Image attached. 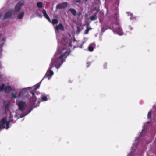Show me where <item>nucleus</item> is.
Here are the masks:
<instances>
[{
    "mask_svg": "<svg viewBox=\"0 0 156 156\" xmlns=\"http://www.w3.org/2000/svg\"><path fill=\"white\" fill-rule=\"evenodd\" d=\"M114 18L116 20H117V16L116 13L115 14V15L114 16Z\"/></svg>",
    "mask_w": 156,
    "mask_h": 156,
    "instance_id": "28",
    "label": "nucleus"
},
{
    "mask_svg": "<svg viewBox=\"0 0 156 156\" xmlns=\"http://www.w3.org/2000/svg\"><path fill=\"white\" fill-rule=\"evenodd\" d=\"M69 11L70 13L73 16H75L76 15V10L73 8H70L69 9Z\"/></svg>",
    "mask_w": 156,
    "mask_h": 156,
    "instance_id": "13",
    "label": "nucleus"
},
{
    "mask_svg": "<svg viewBox=\"0 0 156 156\" xmlns=\"http://www.w3.org/2000/svg\"><path fill=\"white\" fill-rule=\"evenodd\" d=\"M2 77V75L0 74V78H1Z\"/></svg>",
    "mask_w": 156,
    "mask_h": 156,
    "instance_id": "32",
    "label": "nucleus"
},
{
    "mask_svg": "<svg viewBox=\"0 0 156 156\" xmlns=\"http://www.w3.org/2000/svg\"><path fill=\"white\" fill-rule=\"evenodd\" d=\"M25 94V93L24 91H20L18 96V98H19L21 97H23Z\"/></svg>",
    "mask_w": 156,
    "mask_h": 156,
    "instance_id": "16",
    "label": "nucleus"
},
{
    "mask_svg": "<svg viewBox=\"0 0 156 156\" xmlns=\"http://www.w3.org/2000/svg\"><path fill=\"white\" fill-rule=\"evenodd\" d=\"M98 12H97L94 16H92L90 18V19L91 21H94L95 20H96L97 19V14Z\"/></svg>",
    "mask_w": 156,
    "mask_h": 156,
    "instance_id": "14",
    "label": "nucleus"
},
{
    "mask_svg": "<svg viewBox=\"0 0 156 156\" xmlns=\"http://www.w3.org/2000/svg\"><path fill=\"white\" fill-rule=\"evenodd\" d=\"M12 122V121L11 120H9L8 121H6V123H5L6 124V129H7L9 128V122Z\"/></svg>",
    "mask_w": 156,
    "mask_h": 156,
    "instance_id": "21",
    "label": "nucleus"
},
{
    "mask_svg": "<svg viewBox=\"0 0 156 156\" xmlns=\"http://www.w3.org/2000/svg\"><path fill=\"white\" fill-rule=\"evenodd\" d=\"M16 103L18 107L19 110L21 112L23 111L26 107V103L23 101H16Z\"/></svg>",
    "mask_w": 156,
    "mask_h": 156,
    "instance_id": "3",
    "label": "nucleus"
},
{
    "mask_svg": "<svg viewBox=\"0 0 156 156\" xmlns=\"http://www.w3.org/2000/svg\"><path fill=\"white\" fill-rule=\"evenodd\" d=\"M115 32L116 33H117V30H115Z\"/></svg>",
    "mask_w": 156,
    "mask_h": 156,
    "instance_id": "33",
    "label": "nucleus"
},
{
    "mask_svg": "<svg viewBox=\"0 0 156 156\" xmlns=\"http://www.w3.org/2000/svg\"><path fill=\"white\" fill-rule=\"evenodd\" d=\"M81 0H76L75 1V2H78V3H80L81 2Z\"/></svg>",
    "mask_w": 156,
    "mask_h": 156,
    "instance_id": "29",
    "label": "nucleus"
},
{
    "mask_svg": "<svg viewBox=\"0 0 156 156\" xmlns=\"http://www.w3.org/2000/svg\"><path fill=\"white\" fill-rule=\"evenodd\" d=\"M51 23L53 25H55L58 23V21L57 19H54L52 20Z\"/></svg>",
    "mask_w": 156,
    "mask_h": 156,
    "instance_id": "18",
    "label": "nucleus"
},
{
    "mask_svg": "<svg viewBox=\"0 0 156 156\" xmlns=\"http://www.w3.org/2000/svg\"><path fill=\"white\" fill-rule=\"evenodd\" d=\"M5 87L4 84H2L0 85V91H2L3 90H4V89Z\"/></svg>",
    "mask_w": 156,
    "mask_h": 156,
    "instance_id": "20",
    "label": "nucleus"
},
{
    "mask_svg": "<svg viewBox=\"0 0 156 156\" xmlns=\"http://www.w3.org/2000/svg\"><path fill=\"white\" fill-rule=\"evenodd\" d=\"M40 85V83H38L34 86L33 87V90L31 92V93L32 94V97L30 98V99L29 105L32 109L36 106V105H35V102L36 101L37 98L35 96L34 94L36 90L39 87Z\"/></svg>",
    "mask_w": 156,
    "mask_h": 156,
    "instance_id": "2",
    "label": "nucleus"
},
{
    "mask_svg": "<svg viewBox=\"0 0 156 156\" xmlns=\"http://www.w3.org/2000/svg\"><path fill=\"white\" fill-rule=\"evenodd\" d=\"M24 3V1L21 0L16 5L15 7V11L16 12H19L21 8V6Z\"/></svg>",
    "mask_w": 156,
    "mask_h": 156,
    "instance_id": "4",
    "label": "nucleus"
},
{
    "mask_svg": "<svg viewBox=\"0 0 156 156\" xmlns=\"http://www.w3.org/2000/svg\"><path fill=\"white\" fill-rule=\"evenodd\" d=\"M70 52L66 51L64 53L61 54V55L58 58L56 59H53L51 61L49 65V68L47 71H48L49 75L51 76L53 75V71L51 70V69L53 67H55L57 69H58L60 67L61 65L65 61L64 58L67 57L69 54Z\"/></svg>",
    "mask_w": 156,
    "mask_h": 156,
    "instance_id": "1",
    "label": "nucleus"
},
{
    "mask_svg": "<svg viewBox=\"0 0 156 156\" xmlns=\"http://www.w3.org/2000/svg\"><path fill=\"white\" fill-rule=\"evenodd\" d=\"M6 122V119L5 118H3L0 121V130L4 129L5 126V124Z\"/></svg>",
    "mask_w": 156,
    "mask_h": 156,
    "instance_id": "7",
    "label": "nucleus"
},
{
    "mask_svg": "<svg viewBox=\"0 0 156 156\" xmlns=\"http://www.w3.org/2000/svg\"><path fill=\"white\" fill-rule=\"evenodd\" d=\"M42 12L44 16L48 20L49 22H51V20L46 13V11L45 9H43L42 11Z\"/></svg>",
    "mask_w": 156,
    "mask_h": 156,
    "instance_id": "10",
    "label": "nucleus"
},
{
    "mask_svg": "<svg viewBox=\"0 0 156 156\" xmlns=\"http://www.w3.org/2000/svg\"><path fill=\"white\" fill-rule=\"evenodd\" d=\"M151 112H149L148 114V117L150 118L151 116Z\"/></svg>",
    "mask_w": 156,
    "mask_h": 156,
    "instance_id": "26",
    "label": "nucleus"
},
{
    "mask_svg": "<svg viewBox=\"0 0 156 156\" xmlns=\"http://www.w3.org/2000/svg\"><path fill=\"white\" fill-rule=\"evenodd\" d=\"M67 6V2H63L58 4L56 6L57 9H64L66 8Z\"/></svg>",
    "mask_w": 156,
    "mask_h": 156,
    "instance_id": "6",
    "label": "nucleus"
},
{
    "mask_svg": "<svg viewBox=\"0 0 156 156\" xmlns=\"http://www.w3.org/2000/svg\"><path fill=\"white\" fill-rule=\"evenodd\" d=\"M11 94H12V98H18V96H16V93L14 94L12 92L11 93Z\"/></svg>",
    "mask_w": 156,
    "mask_h": 156,
    "instance_id": "24",
    "label": "nucleus"
},
{
    "mask_svg": "<svg viewBox=\"0 0 156 156\" xmlns=\"http://www.w3.org/2000/svg\"><path fill=\"white\" fill-rule=\"evenodd\" d=\"M51 77V76L49 75L48 71H47L44 77L43 78L42 80L39 83L40 84L41 83V82L42 81V80L44 78H48V79H49L50 77Z\"/></svg>",
    "mask_w": 156,
    "mask_h": 156,
    "instance_id": "12",
    "label": "nucleus"
},
{
    "mask_svg": "<svg viewBox=\"0 0 156 156\" xmlns=\"http://www.w3.org/2000/svg\"><path fill=\"white\" fill-rule=\"evenodd\" d=\"M12 14V11L11 10H9L5 14L4 16V18L6 19L10 17L11 16Z\"/></svg>",
    "mask_w": 156,
    "mask_h": 156,
    "instance_id": "8",
    "label": "nucleus"
},
{
    "mask_svg": "<svg viewBox=\"0 0 156 156\" xmlns=\"http://www.w3.org/2000/svg\"><path fill=\"white\" fill-rule=\"evenodd\" d=\"M43 4L41 2H39L37 3V6L39 8H41L42 7Z\"/></svg>",
    "mask_w": 156,
    "mask_h": 156,
    "instance_id": "19",
    "label": "nucleus"
},
{
    "mask_svg": "<svg viewBox=\"0 0 156 156\" xmlns=\"http://www.w3.org/2000/svg\"><path fill=\"white\" fill-rule=\"evenodd\" d=\"M12 90V88L11 87L9 86H6L4 89V91L7 93H9Z\"/></svg>",
    "mask_w": 156,
    "mask_h": 156,
    "instance_id": "11",
    "label": "nucleus"
},
{
    "mask_svg": "<svg viewBox=\"0 0 156 156\" xmlns=\"http://www.w3.org/2000/svg\"><path fill=\"white\" fill-rule=\"evenodd\" d=\"M48 100L46 96H43L42 98V100L43 101H45Z\"/></svg>",
    "mask_w": 156,
    "mask_h": 156,
    "instance_id": "22",
    "label": "nucleus"
},
{
    "mask_svg": "<svg viewBox=\"0 0 156 156\" xmlns=\"http://www.w3.org/2000/svg\"><path fill=\"white\" fill-rule=\"evenodd\" d=\"M77 30L79 32L80 31V28L79 27H77Z\"/></svg>",
    "mask_w": 156,
    "mask_h": 156,
    "instance_id": "31",
    "label": "nucleus"
},
{
    "mask_svg": "<svg viewBox=\"0 0 156 156\" xmlns=\"http://www.w3.org/2000/svg\"><path fill=\"white\" fill-rule=\"evenodd\" d=\"M24 15V13L23 12H21L17 16V18L19 19H22Z\"/></svg>",
    "mask_w": 156,
    "mask_h": 156,
    "instance_id": "15",
    "label": "nucleus"
},
{
    "mask_svg": "<svg viewBox=\"0 0 156 156\" xmlns=\"http://www.w3.org/2000/svg\"><path fill=\"white\" fill-rule=\"evenodd\" d=\"M4 42L0 44V51H1V48L4 45Z\"/></svg>",
    "mask_w": 156,
    "mask_h": 156,
    "instance_id": "25",
    "label": "nucleus"
},
{
    "mask_svg": "<svg viewBox=\"0 0 156 156\" xmlns=\"http://www.w3.org/2000/svg\"><path fill=\"white\" fill-rule=\"evenodd\" d=\"M88 50L90 51H92L94 50V48L91 46H90L88 47Z\"/></svg>",
    "mask_w": 156,
    "mask_h": 156,
    "instance_id": "23",
    "label": "nucleus"
},
{
    "mask_svg": "<svg viewBox=\"0 0 156 156\" xmlns=\"http://www.w3.org/2000/svg\"><path fill=\"white\" fill-rule=\"evenodd\" d=\"M81 14H82L81 12H78V16H79L80 15H81Z\"/></svg>",
    "mask_w": 156,
    "mask_h": 156,
    "instance_id": "30",
    "label": "nucleus"
},
{
    "mask_svg": "<svg viewBox=\"0 0 156 156\" xmlns=\"http://www.w3.org/2000/svg\"><path fill=\"white\" fill-rule=\"evenodd\" d=\"M89 25L87 24V28L86 30L84 31V33L86 34H87L90 30H91L92 28L88 27Z\"/></svg>",
    "mask_w": 156,
    "mask_h": 156,
    "instance_id": "17",
    "label": "nucleus"
},
{
    "mask_svg": "<svg viewBox=\"0 0 156 156\" xmlns=\"http://www.w3.org/2000/svg\"><path fill=\"white\" fill-rule=\"evenodd\" d=\"M3 107L5 111L6 112L9 110V102L7 101H3Z\"/></svg>",
    "mask_w": 156,
    "mask_h": 156,
    "instance_id": "9",
    "label": "nucleus"
},
{
    "mask_svg": "<svg viewBox=\"0 0 156 156\" xmlns=\"http://www.w3.org/2000/svg\"><path fill=\"white\" fill-rule=\"evenodd\" d=\"M85 1H87L88 0H84Z\"/></svg>",
    "mask_w": 156,
    "mask_h": 156,
    "instance_id": "34",
    "label": "nucleus"
},
{
    "mask_svg": "<svg viewBox=\"0 0 156 156\" xmlns=\"http://www.w3.org/2000/svg\"><path fill=\"white\" fill-rule=\"evenodd\" d=\"M5 37H3L2 38V41L3 42H5Z\"/></svg>",
    "mask_w": 156,
    "mask_h": 156,
    "instance_id": "27",
    "label": "nucleus"
},
{
    "mask_svg": "<svg viewBox=\"0 0 156 156\" xmlns=\"http://www.w3.org/2000/svg\"><path fill=\"white\" fill-rule=\"evenodd\" d=\"M55 29L56 33H58L59 30L62 31H64V26L61 23H60L58 25L56 26L55 28Z\"/></svg>",
    "mask_w": 156,
    "mask_h": 156,
    "instance_id": "5",
    "label": "nucleus"
}]
</instances>
